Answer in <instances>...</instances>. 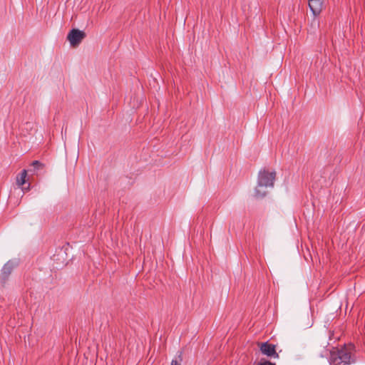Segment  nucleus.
Wrapping results in <instances>:
<instances>
[{"label":"nucleus","mask_w":365,"mask_h":365,"mask_svg":"<svg viewBox=\"0 0 365 365\" xmlns=\"http://www.w3.org/2000/svg\"><path fill=\"white\" fill-rule=\"evenodd\" d=\"M18 265L17 260H9L8 261L3 267L1 274H0V282L2 284H4L11 274L12 270L14 267Z\"/></svg>","instance_id":"obj_4"},{"label":"nucleus","mask_w":365,"mask_h":365,"mask_svg":"<svg viewBox=\"0 0 365 365\" xmlns=\"http://www.w3.org/2000/svg\"><path fill=\"white\" fill-rule=\"evenodd\" d=\"M276 177L274 171L269 173L266 170H260L258 175L257 185L255 188V196L262 198L267 195L266 189L273 187Z\"/></svg>","instance_id":"obj_2"},{"label":"nucleus","mask_w":365,"mask_h":365,"mask_svg":"<svg viewBox=\"0 0 365 365\" xmlns=\"http://www.w3.org/2000/svg\"><path fill=\"white\" fill-rule=\"evenodd\" d=\"M260 351L262 353L269 357H278V354L276 352L275 346L269 344V342L262 343L260 346Z\"/></svg>","instance_id":"obj_5"},{"label":"nucleus","mask_w":365,"mask_h":365,"mask_svg":"<svg viewBox=\"0 0 365 365\" xmlns=\"http://www.w3.org/2000/svg\"><path fill=\"white\" fill-rule=\"evenodd\" d=\"M354 346L349 344L341 349L333 348L329 351L330 365H347L354 363L356 359L353 355Z\"/></svg>","instance_id":"obj_1"},{"label":"nucleus","mask_w":365,"mask_h":365,"mask_svg":"<svg viewBox=\"0 0 365 365\" xmlns=\"http://www.w3.org/2000/svg\"><path fill=\"white\" fill-rule=\"evenodd\" d=\"M26 175L27 171L26 170H23L19 176L17 177L16 182L19 186H22L26 182Z\"/></svg>","instance_id":"obj_8"},{"label":"nucleus","mask_w":365,"mask_h":365,"mask_svg":"<svg viewBox=\"0 0 365 365\" xmlns=\"http://www.w3.org/2000/svg\"><path fill=\"white\" fill-rule=\"evenodd\" d=\"M170 365H181V364H180V361H178L176 359H173L171 361V364Z\"/></svg>","instance_id":"obj_11"},{"label":"nucleus","mask_w":365,"mask_h":365,"mask_svg":"<svg viewBox=\"0 0 365 365\" xmlns=\"http://www.w3.org/2000/svg\"><path fill=\"white\" fill-rule=\"evenodd\" d=\"M327 352H328V351L327 349L323 350L322 351H321L319 353V356L320 357L327 356Z\"/></svg>","instance_id":"obj_10"},{"label":"nucleus","mask_w":365,"mask_h":365,"mask_svg":"<svg viewBox=\"0 0 365 365\" xmlns=\"http://www.w3.org/2000/svg\"><path fill=\"white\" fill-rule=\"evenodd\" d=\"M31 167L32 168H31L29 171L32 172L34 174H36L38 170L43 169V165L38 160H34L31 164Z\"/></svg>","instance_id":"obj_7"},{"label":"nucleus","mask_w":365,"mask_h":365,"mask_svg":"<svg viewBox=\"0 0 365 365\" xmlns=\"http://www.w3.org/2000/svg\"><path fill=\"white\" fill-rule=\"evenodd\" d=\"M309 6L314 16L319 15L323 9L322 0H308Z\"/></svg>","instance_id":"obj_6"},{"label":"nucleus","mask_w":365,"mask_h":365,"mask_svg":"<svg viewBox=\"0 0 365 365\" xmlns=\"http://www.w3.org/2000/svg\"><path fill=\"white\" fill-rule=\"evenodd\" d=\"M257 365H275V364L265 359H262Z\"/></svg>","instance_id":"obj_9"},{"label":"nucleus","mask_w":365,"mask_h":365,"mask_svg":"<svg viewBox=\"0 0 365 365\" xmlns=\"http://www.w3.org/2000/svg\"><path fill=\"white\" fill-rule=\"evenodd\" d=\"M86 37V34L83 31H80L77 29H71L68 36L67 39L69 41L72 46H78L82 40Z\"/></svg>","instance_id":"obj_3"}]
</instances>
